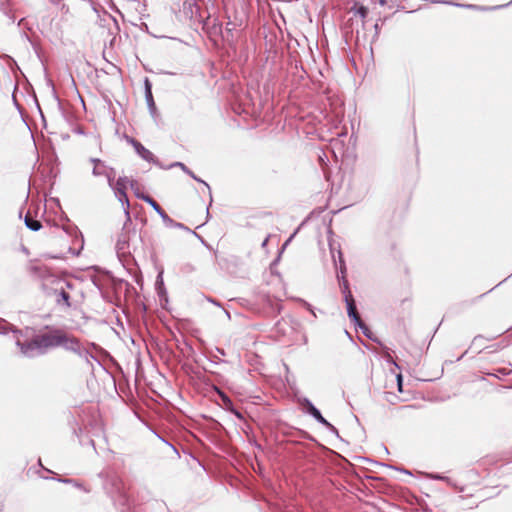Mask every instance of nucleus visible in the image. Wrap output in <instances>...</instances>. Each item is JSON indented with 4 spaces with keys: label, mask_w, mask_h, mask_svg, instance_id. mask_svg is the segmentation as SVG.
I'll return each mask as SVG.
<instances>
[{
    "label": "nucleus",
    "mask_w": 512,
    "mask_h": 512,
    "mask_svg": "<svg viewBox=\"0 0 512 512\" xmlns=\"http://www.w3.org/2000/svg\"><path fill=\"white\" fill-rule=\"evenodd\" d=\"M141 242V235L137 232L132 223L131 214L130 212H126L125 221L115 244V250L119 260L122 263L129 262Z\"/></svg>",
    "instance_id": "obj_1"
},
{
    "label": "nucleus",
    "mask_w": 512,
    "mask_h": 512,
    "mask_svg": "<svg viewBox=\"0 0 512 512\" xmlns=\"http://www.w3.org/2000/svg\"><path fill=\"white\" fill-rule=\"evenodd\" d=\"M207 429V438L211 444L209 450L211 451L216 468H218L222 458L221 454L224 452V439L222 437L223 426L219 421L210 417L207 419Z\"/></svg>",
    "instance_id": "obj_2"
},
{
    "label": "nucleus",
    "mask_w": 512,
    "mask_h": 512,
    "mask_svg": "<svg viewBox=\"0 0 512 512\" xmlns=\"http://www.w3.org/2000/svg\"><path fill=\"white\" fill-rule=\"evenodd\" d=\"M42 289L47 297H53L55 304L61 309H69L71 307V296L68 291L56 284H51L48 281L43 282Z\"/></svg>",
    "instance_id": "obj_3"
},
{
    "label": "nucleus",
    "mask_w": 512,
    "mask_h": 512,
    "mask_svg": "<svg viewBox=\"0 0 512 512\" xmlns=\"http://www.w3.org/2000/svg\"><path fill=\"white\" fill-rule=\"evenodd\" d=\"M137 198L143 200L147 204H149L153 210L161 217L162 221L164 222L165 226L172 227V228H180L187 230L188 232L194 234L195 236L199 237L198 234L190 230L188 227H186L184 224L180 222H176L173 220L165 211L164 209L151 197V196H139L137 194Z\"/></svg>",
    "instance_id": "obj_4"
},
{
    "label": "nucleus",
    "mask_w": 512,
    "mask_h": 512,
    "mask_svg": "<svg viewBox=\"0 0 512 512\" xmlns=\"http://www.w3.org/2000/svg\"><path fill=\"white\" fill-rule=\"evenodd\" d=\"M205 26H207V35L211 46L218 50L220 53V57H222V50L224 49V35L222 23L218 22L217 19H214L213 24L211 26H209L208 23H206Z\"/></svg>",
    "instance_id": "obj_5"
},
{
    "label": "nucleus",
    "mask_w": 512,
    "mask_h": 512,
    "mask_svg": "<svg viewBox=\"0 0 512 512\" xmlns=\"http://www.w3.org/2000/svg\"><path fill=\"white\" fill-rule=\"evenodd\" d=\"M30 271L34 275H37L38 277L42 278L44 281H48L51 284H56L57 286L62 287L66 291H67V289H73V287H74V284L72 282L50 274L48 269L45 266L32 265L30 267Z\"/></svg>",
    "instance_id": "obj_6"
},
{
    "label": "nucleus",
    "mask_w": 512,
    "mask_h": 512,
    "mask_svg": "<svg viewBox=\"0 0 512 512\" xmlns=\"http://www.w3.org/2000/svg\"><path fill=\"white\" fill-rule=\"evenodd\" d=\"M63 334L64 331L54 329L50 332L36 335L41 348V352L44 354L48 348H55L61 346V344L63 343Z\"/></svg>",
    "instance_id": "obj_7"
},
{
    "label": "nucleus",
    "mask_w": 512,
    "mask_h": 512,
    "mask_svg": "<svg viewBox=\"0 0 512 512\" xmlns=\"http://www.w3.org/2000/svg\"><path fill=\"white\" fill-rule=\"evenodd\" d=\"M19 336L20 335L15 336L16 346L20 349V352L23 356L27 358H34L38 355H43L36 336H34L31 340L24 342L19 339Z\"/></svg>",
    "instance_id": "obj_8"
},
{
    "label": "nucleus",
    "mask_w": 512,
    "mask_h": 512,
    "mask_svg": "<svg viewBox=\"0 0 512 512\" xmlns=\"http://www.w3.org/2000/svg\"><path fill=\"white\" fill-rule=\"evenodd\" d=\"M345 301L347 304L348 316L354 321L355 325L359 326L363 332L369 336L368 328L361 322L360 317L357 314L356 306L350 292L345 295Z\"/></svg>",
    "instance_id": "obj_9"
},
{
    "label": "nucleus",
    "mask_w": 512,
    "mask_h": 512,
    "mask_svg": "<svg viewBox=\"0 0 512 512\" xmlns=\"http://www.w3.org/2000/svg\"><path fill=\"white\" fill-rule=\"evenodd\" d=\"M143 85H144L145 100H146V104H147L149 113L151 114L152 117H155L157 115V107H156V103L154 101V97H153V93H152V82L150 81V79L148 77H145L144 81H143Z\"/></svg>",
    "instance_id": "obj_10"
},
{
    "label": "nucleus",
    "mask_w": 512,
    "mask_h": 512,
    "mask_svg": "<svg viewBox=\"0 0 512 512\" xmlns=\"http://www.w3.org/2000/svg\"><path fill=\"white\" fill-rule=\"evenodd\" d=\"M62 342L63 343L61 344V347H63L67 351H71V352L75 353L76 355L79 354V352L81 351V349L83 347L81 342L79 341V339H77L75 337H69L67 335V333H65V332L63 334Z\"/></svg>",
    "instance_id": "obj_11"
},
{
    "label": "nucleus",
    "mask_w": 512,
    "mask_h": 512,
    "mask_svg": "<svg viewBox=\"0 0 512 512\" xmlns=\"http://www.w3.org/2000/svg\"><path fill=\"white\" fill-rule=\"evenodd\" d=\"M174 167L180 168L185 174L189 175L192 179L199 183H202L207 188L210 198L212 199L210 186L204 180L199 178L190 168H188L184 163L179 161L173 162L170 165H168V168Z\"/></svg>",
    "instance_id": "obj_12"
},
{
    "label": "nucleus",
    "mask_w": 512,
    "mask_h": 512,
    "mask_svg": "<svg viewBox=\"0 0 512 512\" xmlns=\"http://www.w3.org/2000/svg\"><path fill=\"white\" fill-rule=\"evenodd\" d=\"M136 154L148 163H156L155 155L147 149L141 142L135 145L134 148Z\"/></svg>",
    "instance_id": "obj_13"
},
{
    "label": "nucleus",
    "mask_w": 512,
    "mask_h": 512,
    "mask_svg": "<svg viewBox=\"0 0 512 512\" xmlns=\"http://www.w3.org/2000/svg\"><path fill=\"white\" fill-rule=\"evenodd\" d=\"M116 503L123 507L122 511L125 512V509L127 511H129L132 507V499L130 498V496L122 491V490H118V496H117V499H116Z\"/></svg>",
    "instance_id": "obj_14"
},
{
    "label": "nucleus",
    "mask_w": 512,
    "mask_h": 512,
    "mask_svg": "<svg viewBox=\"0 0 512 512\" xmlns=\"http://www.w3.org/2000/svg\"><path fill=\"white\" fill-rule=\"evenodd\" d=\"M9 332H12L14 336L22 335V331L14 327L7 320L0 317V335H6Z\"/></svg>",
    "instance_id": "obj_15"
},
{
    "label": "nucleus",
    "mask_w": 512,
    "mask_h": 512,
    "mask_svg": "<svg viewBox=\"0 0 512 512\" xmlns=\"http://www.w3.org/2000/svg\"><path fill=\"white\" fill-rule=\"evenodd\" d=\"M114 195L118 199V201L123 205L124 215L126 216V212H130V203L126 190L114 189Z\"/></svg>",
    "instance_id": "obj_16"
},
{
    "label": "nucleus",
    "mask_w": 512,
    "mask_h": 512,
    "mask_svg": "<svg viewBox=\"0 0 512 512\" xmlns=\"http://www.w3.org/2000/svg\"><path fill=\"white\" fill-rule=\"evenodd\" d=\"M24 224L29 230L34 232H37L42 228L41 222L38 219L33 218L30 215V212H27L26 216L24 217Z\"/></svg>",
    "instance_id": "obj_17"
},
{
    "label": "nucleus",
    "mask_w": 512,
    "mask_h": 512,
    "mask_svg": "<svg viewBox=\"0 0 512 512\" xmlns=\"http://www.w3.org/2000/svg\"><path fill=\"white\" fill-rule=\"evenodd\" d=\"M155 288H156L157 294L161 300L163 298H165V299L167 298V291H166L164 281H163V272H160L157 275L156 281H155Z\"/></svg>",
    "instance_id": "obj_18"
},
{
    "label": "nucleus",
    "mask_w": 512,
    "mask_h": 512,
    "mask_svg": "<svg viewBox=\"0 0 512 512\" xmlns=\"http://www.w3.org/2000/svg\"><path fill=\"white\" fill-rule=\"evenodd\" d=\"M308 412L320 423L333 429V426L321 415L320 411L315 408L311 403L308 404Z\"/></svg>",
    "instance_id": "obj_19"
},
{
    "label": "nucleus",
    "mask_w": 512,
    "mask_h": 512,
    "mask_svg": "<svg viewBox=\"0 0 512 512\" xmlns=\"http://www.w3.org/2000/svg\"><path fill=\"white\" fill-rule=\"evenodd\" d=\"M79 357L83 358L88 364L91 365V360L96 361L99 365H101L99 359L90 352L87 348L82 347L81 351L78 354Z\"/></svg>",
    "instance_id": "obj_20"
},
{
    "label": "nucleus",
    "mask_w": 512,
    "mask_h": 512,
    "mask_svg": "<svg viewBox=\"0 0 512 512\" xmlns=\"http://www.w3.org/2000/svg\"><path fill=\"white\" fill-rule=\"evenodd\" d=\"M107 179L110 188H113L115 183L116 171L113 167H104V175Z\"/></svg>",
    "instance_id": "obj_21"
},
{
    "label": "nucleus",
    "mask_w": 512,
    "mask_h": 512,
    "mask_svg": "<svg viewBox=\"0 0 512 512\" xmlns=\"http://www.w3.org/2000/svg\"><path fill=\"white\" fill-rule=\"evenodd\" d=\"M63 230H64L67 234H69V235H71V236H74V237H76V238H78V237H79V238H80V240H81V242H82V244H81V249L83 248V236H82V233L80 232V230L78 229V227H77V226H75V225L64 226V227H63Z\"/></svg>",
    "instance_id": "obj_22"
},
{
    "label": "nucleus",
    "mask_w": 512,
    "mask_h": 512,
    "mask_svg": "<svg viewBox=\"0 0 512 512\" xmlns=\"http://www.w3.org/2000/svg\"><path fill=\"white\" fill-rule=\"evenodd\" d=\"M129 178L127 176H119L118 179L115 181L113 188H111L113 191L114 189H120V190H126L127 185H130Z\"/></svg>",
    "instance_id": "obj_23"
},
{
    "label": "nucleus",
    "mask_w": 512,
    "mask_h": 512,
    "mask_svg": "<svg viewBox=\"0 0 512 512\" xmlns=\"http://www.w3.org/2000/svg\"><path fill=\"white\" fill-rule=\"evenodd\" d=\"M57 481L59 482H62V483H66V484H73L75 487L79 488V489H83L86 493L90 492V489H87L83 486L82 483H79L73 479H70V478H65V479H62V478H57L56 479Z\"/></svg>",
    "instance_id": "obj_24"
},
{
    "label": "nucleus",
    "mask_w": 512,
    "mask_h": 512,
    "mask_svg": "<svg viewBox=\"0 0 512 512\" xmlns=\"http://www.w3.org/2000/svg\"><path fill=\"white\" fill-rule=\"evenodd\" d=\"M207 386L210 388V390L214 391L218 395L221 402L224 403V390L222 387L214 383H208Z\"/></svg>",
    "instance_id": "obj_25"
},
{
    "label": "nucleus",
    "mask_w": 512,
    "mask_h": 512,
    "mask_svg": "<svg viewBox=\"0 0 512 512\" xmlns=\"http://www.w3.org/2000/svg\"><path fill=\"white\" fill-rule=\"evenodd\" d=\"M50 85H51V93H52V96L53 98L55 99V101L57 102V107L58 109L61 111L62 115H64V108H63V105H62V102H61V99L59 98L57 92H56V89L53 85V83L51 81H49Z\"/></svg>",
    "instance_id": "obj_26"
},
{
    "label": "nucleus",
    "mask_w": 512,
    "mask_h": 512,
    "mask_svg": "<svg viewBox=\"0 0 512 512\" xmlns=\"http://www.w3.org/2000/svg\"><path fill=\"white\" fill-rule=\"evenodd\" d=\"M130 188L133 191V193H134L136 198H137V194L139 196H144V197L149 196L148 194H145V193L141 192V190L138 187V183H137L136 180H131L130 181Z\"/></svg>",
    "instance_id": "obj_27"
},
{
    "label": "nucleus",
    "mask_w": 512,
    "mask_h": 512,
    "mask_svg": "<svg viewBox=\"0 0 512 512\" xmlns=\"http://www.w3.org/2000/svg\"><path fill=\"white\" fill-rule=\"evenodd\" d=\"M157 436L161 441H163L170 448V450L173 452L174 455H176L178 458L180 457V454H179L177 448L172 443H170L169 441H167L166 439L162 438L159 435H157Z\"/></svg>",
    "instance_id": "obj_28"
},
{
    "label": "nucleus",
    "mask_w": 512,
    "mask_h": 512,
    "mask_svg": "<svg viewBox=\"0 0 512 512\" xmlns=\"http://www.w3.org/2000/svg\"><path fill=\"white\" fill-rule=\"evenodd\" d=\"M194 270H195V267L191 263H185L180 268V271L183 274H189V273L193 272Z\"/></svg>",
    "instance_id": "obj_29"
},
{
    "label": "nucleus",
    "mask_w": 512,
    "mask_h": 512,
    "mask_svg": "<svg viewBox=\"0 0 512 512\" xmlns=\"http://www.w3.org/2000/svg\"><path fill=\"white\" fill-rule=\"evenodd\" d=\"M90 162L96 167L102 166L104 168L106 166L100 158H90Z\"/></svg>",
    "instance_id": "obj_30"
},
{
    "label": "nucleus",
    "mask_w": 512,
    "mask_h": 512,
    "mask_svg": "<svg viewBox=\"0 0 512 512\" xmlns=\"http://www.w3.org/2000/svg\"><path fill=\"white\" fill-rule=\"evenodd\" d=\"M92 174H93L94 176H96V177H98V176H102V175H104V169H103V170H101V169L99 168V166H98V167L94 166V167H93V169H92Z\"/></svg>",
    "instance_id": "obj_31"
},
{
    "label": "nucleus",
    "mask_w": 512,
    "mask_h": 512,
    "mask_svg": "<svg viewBox=\"0 0 512 512\" xmlns=\"http://www.w3.org/2000/svg\"><path fill=\"white\" fill-rule=\"evenodd\" d=\"M155 160H156V163H152L153 165L159 167L160 169H164V170H167L169 169L168 168V165H164V163H162L156 156H155Z\"/></svg>",
    "instance_id": "obj_32"
},
{
    "label": "nucleus",
    "mask_w": 512,
    "mask_h": 512,
    "mask_svg": "<svg viewBox=\"0 0 512 512\" xmlns=\"http://www.w3.org/2000/svg\"><path fill=\"white\" fill-rule=\"evenodd\" d=\"M125 137H126L127 142L129 144H131L133 148H135V145L140 143L137 139H135L133 137H129V136H125Z\"/></svg>",
    "instance_id": "obj_33"
},
{
    "label": "nucleus",
    "mask_w": 512,
    "mask_h": 512,
    "mask_svg": "<svg viewBox=\"0 0 512 512\" xmlns=\"http://www.w3.org/2000/svg\"><path fill=\"white\" fill-rule=\"evenodd\" d=\"M357 12L361 15V17L364 18L366 16L367 10L365 7L361 6L358 8Z\"/></svg>",
    "instance_id": "obj_34"
},
{
    "label": "nucleus",
    "mask_w": 512,
    "mask_h": 512,
    "mask_svg": "<svg viewBox=\"0 0 512 512\" xmlns=\"http://www.w3.org/2000/svg\"><path fill=\"white\" fill-rule=\"evenodd\" d=\"M397 384H398L399 391H401V389H402V375L401 374L397 375Z\"/></svg>",
    "instance_id": "obj_35"
},
{
    "label": "nucleus",
    "mask_w": 512,
    "mask_h": 512,
    "mask_svg": "<svg viewBox=\"0 0 512 512\" xmlns=\"http://www.w3.org/2000/svg\"><path fill=\"white\" fill-rule=\"evenodd\" d=\"M87 444H88V445H90V446L93 448V450L95 451V453L97 454V450H96V448H95V442H94V440H93V439H88V440H87Z\"/></svg>",
    "instance_id": "obj_36"
},
{
    "label": "nucleus",
    "mask_w": 512,
    "mask_h": 512,
    "mask_svg": "<svg viewBox=\"0 0 512 512\" xmlns=\"http://www.w3.org/2000/svg\"><path fill=\"white\" fill-rule=\"evenodd\" d=\"M36 106H37V108H38V110H39V113H40V115H41V117H42L43 121H45V118H44L43 112H42V110H41V108H40V105H39V103H38L37 101H36Z\"/></svg>",
    "instance_id": "obj_37"
},
{
    "label": "nucleus",
    "mask_w": 512,
    "mask_h": 512,
    "mask_svg": "<svg viewBox=\"0 0 512 512\" xmlns=\"http://www.w3.org/2000/svg\"><path fill=\"white\" fill-rule=\"evenodd\" d=\"M79 443L84 446L87 444V441H85L83 438H79Z\"/></svg>",
    "instance_id": "obj_38"
},
{
    "label": "nucleus",
    "mask_w": 512,
    "mask_h": 512,
    "mask_svg": "<svg viewBox=\"0 0 512 512\" xmlns=\"http://www.w3.org/2000/svg\"><path fill=\"white\" fill-rule=\"evenodd\" d=\"M210 301H211L212 303H214L215 305H217V306H219V307H221V308H222V305H221V303H219V302H216V301H214V300H210Z\"/></svg>",
    "instance_id": "obj_39"
},
{
    "label": "nucleus",
    "mask_w": 512,
    "mask_h": 512,
    "mask_svg": "<svg viewBox=\"0 0 512 512\" xmlns=\"http://www.w3.org/2000/svg\"><path fill=\"white\" fill-rule=\"evenodd\" d=\"M218 352L221 354V355H224V349L222 348H217Z\"/></svg>",
    "instance_id": "obj_40"
},
{
    "label": "nucleus",
    "mask_w": 512,
    "mask_h": 512,
    "mask_svg": "<svg viewBox=\"0 0 512 512\" xmlns=\"http://www.w3.org/2000/svg\"><path fill=\"white\" fill-rule=\"evenodd\" d=\"M230 411H231L232 413H234L236 416H238V417H239V414H238L237 412H235V411H234V409H232V408H231V409H230Z\"/></svg>",
    "instance_id": "obj_41"
},
{
    "label": "nucleus",
    "mask_w": 512,
    "mask_h": 512,
    "mask_svg": "<svg viewBox=\"0 0 512 512\" xmlns=\"http://www.w3.org/2000/svg\"><path fill=\"white\" fill-rule=\"evenodd\" d=\"M13 99H14V103H15L16 107L19 109V106L17 104V100L15 98H13Z\"/></svg>",
    "instance_id": "obj_42"
},
{
    "label": "nucleus",
    "mask_w": 512,
    "mask_h": 512,
    "mask_svg": "<svg viewBox=\"0 0 512 512\" xmlns=\"http://www.w3.org/2000/svg\"><path fill=\"white\" fill-rule=\"evenodd\" d=\"M225 405H226V411H227L228 410V400L227 399H226Z\"/></svg>",
    "instance_id": "obj_43"
},
{
    "label": "nucleus",
    "mask_w": 512,
    "mask_h": 512,
    "mask_svg": "<svg viewBox=\"0 0 512 512\" xmlns=\"http://www.w3.org/2000/svg\"><path fill=\"white\" fill-rule=\"evenodd\" d=\"M91 346H92L93 348H97V347H98L95 343H91Z\"/></svg>",
    "instance_id": "obj_44"
},
{
    "label": "nucleus",
    "mask_w": 512,
    "mask_h": 512,
    "mask_svg": "<svg viewBox=\"0 0 512 512\" xmlns=\"http://www.w3.org/2000/svg\"><path fill=\"white\" fill-rule=\"evenodd\" d=\"M19 217L20 218L22 217V210H20V212H19Z\"/></svg>",
    "instance_id": "obj_45"
}]
</instances>
